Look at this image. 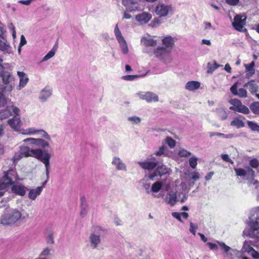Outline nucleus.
I'll return each instance as SVG.
<instances>
[{"mask_svg": "<svg viewBox=\"0 0 259 259\" xmlns=\"http://www.w3.org/2000/svg\"><path fill=\"white\" fill-rule=\"evenodd\" d=\"M20 158L23 157H33L42 162L46 167V175H49L50 160L51 155L45 150L40 149H30L28 147H21L20 149Z\"/></svg>", "mask_w": 259, "mask_h": 259, "instance_id": "nucleus-1", "label": "nucleus"}, {"mask_svg": "<svg viewBox=\"0 0 259 259\" xmlns=\"http://www.w3.org/2000/svg\"><path fill=\"white\" fill-rule=\"evenodd\" d=\"M16 181V170L15 168H10L5 175L0 179V197L5 191H8L11 187V191L16 193V185L13 184Z\"/></svg>", "mask_w": 259, "mask_h": 259, "instance_id": "nucleus-2", "label": "nucleus"}, {"mask_svg": "<svg viewBox=\"0 0 259 259\" xmlns=\"http://www.w3.org/2000/svg\"><path fill=\"white\" fill-rule=\"evenodd\" d=\"M7 212L8 213L1 217L0 224L4 226H10L16 222V211L15 209H10Z\"/></svg>", "mask_w": 259, "mask_h": 259, "instance_id": "nucleus-3", "label": "nucleus"}, {"mask_svg": "<svg viewBox=\"0 0 259 259\" xmlns=\"http://www.w3.org/2000/svg\"><path fill=\"white\" fill-rule=\"evenodd\" d=\"M230 103L233 105L229 108L231 110L245 114H248L250 112L249 108L245 105H243L238 99H233L230 101Z\"/></svg>", "mask_w": 259, "mask_h": 259, "instance_id": "nucleus-4", "label": "nucleus"}, {"mask_svg": "<svg viewBox=\"0 0 259 259\" xmlns=\"http://www.w3.org/2000/svg\"><path fill=\"white\" fill-rule=\"evenodd\" d=\"M246 17L240 15H237L234 17L232 25L238 31H242L244 26L246 24Z\"/></svg>", "mask_w": 259, "mask_h": 259, "instance_id": "nucleus-5", "label": "nucleus"}, {"mask_svg": "<svg viewBox=\"0 0 259 259\" xmlns=\"http://www.w3.org/2000/svg\"><path fill=\"white\" fill-rule=\"evenodd\" d=\"M172 11L171 5H167L164 4H159L155 8V13L160 17L167 16L169 12Z\"/></svg>", "mask_w": 259, "mask_h": 259, "instance_id": "nucleus-6", "label": "nucleus"}, {"mask_svg": "<svg viewBox=\"0 0 259 259\" xmlns=\"http://www.w3.org/2000/svg\"><path fill=\"white\" fill-rule=\"evenodd\" d=\"M22 134L24 135H33L37 134L40 137L45 138L48 140H51L50 136L43 130H36L34 128L30 127L24 130L23 132H22Z\"/></svg>", "mask_w": 259, "mask_h": 259, "instance_id": "nucleus-7", "label": "nucleus"}, {"mask_svg": "<svg viewBox=\"0 0 259 259\" xmlns=\"http://www.w3.org/2000/svg\"><path fill=\"white\" fill-rule=\"evenodd\" d=\"M245 168L246 169L242 168H234L236 175L238 177L248 176L250 177L251 178H254L255 177L254 171L250 166H246Z\"/></svg>", "mask_w": 259, "mask_h": 259, "instance_id": "nucleus-8", "label": "nucleus"}, {"mask_svg": "<svg viewBox=\"0 0 259 259\" xmlns=\"http://www.w3.org/2000/svg\"><path fill=\"white\" fill-rule=\"evenodd\" d=\"M155 169L154 172L148 176V178L150 180H153L154 178L158 176L161 177L167 172L166 166L163 164H158Z\"/></svg>", "mask_w": 259, "mask_h": 259, "instance_id": "nucleus-9", "label": "nucleus"}, {"mask_svg": "<svg viewBox=\"0 0 259 259\" xmlns=\"http://www.w3.org/2000/svg\"><path fill=\"white\" fill-rule=\"evenodd\" d=\"M23 141L24 142H29L30 144L39 146L42 148L49 147V144L48 142L41 138H29L24 139Z\"/></svg>", "mask_w": 259, "mask_h": 259, "instance_id": "nucleus-10", "label": "nucleus"}, {"mask_svg": "<svg viewBox=\"0 0 259 259\" xmlns=\"http://www.w3.org/2000/svg\"><path fill=\"white\" fill-rule=\"evenodd\" d=\"M138 95L140 99L146 100L147 102H157L159 99L156 94L151 92L139 93Z\"/></svg>", "mask_w": 259, "mask_h": 259, "instance_id": "nucleus-11", "label": "nucleus"}, {"mask_svg": "<svg viewBox=\"0 0 259 259\" xmlns=\"http://www.w3.org/2000/svg\"><path fill=\"white\" fill-rule=\"evenodd\" d=\"M250 231L249 235L254 238L259 237V218H257L255 221L249 223Z\"/></svg>", "mask_w": 259, "mask_h": 259, "instance_id": "nucleus-12", "label": "nucleus"}, {"mask_svg": "<svg viewBox=\"0 0 259 259\" xmlns=\"http://www.w3.org/2000/svg\"><path fill=\"white\" fill-rule=\"evenodd\" d=\"M47 179L42 183V185L41 186L37 187L36 189H30L28 195V196L29 199H30L32 200H34L36 198V197L40 194L42 190L43 187L47 183L48 180L49 179V177H48L47 176Z\"/></svg>", "mask_w": 259, "mask_h": 259, "instance_id": "nucleus-13", "label": "nucleus"}, {"mask_svg": "<svg viewBox=\"0 0 259 259\" xmlns=\"http://www.w3.org/2000/svg\"><path fill=\"white\" fill-rule=\"evenodd\" d=\"M140 167L145 170L149 171L154 169L158 164V161H139L138 162Z\"/></svg>", "mask_w": 259, "mask_h": 259, "instance_id": "nucleus-14", "label": "nucleus"}, {"mask_svg": "<svg viewBox=\"0 0 259 259\" xmlns=\"http://www.w3.org/2000/svg\"><path fill=\"white\" fill-rule=\"evenodd\" d=\"M3 60L0 58V77L2 78L3 83L7 84L9 82L10 74L5 70V67L2 65Z\"/></svg>", "mask_w": 259, "mask_h": 259, "instance_id": "nucleus-15", "label": "nucleus"}, {"mask_svg": "<svg viewBox=\"0 0 259 259\" xmlns=\"http://www.w3.org/2000/svg\"><path fill=\"white\" fill-rule=\"evenodd\" d=\"M17 75L19 78V89L24 88L29 81L27 75L23 71H17Z\"/></svg>", "mask_w": 259, "mask_h": 259, "instance_id": "nucleus-16", "label": "nucleus"}, {"mask_svg": "<svg viewBox=\"0 0 259 259\" xmlns=\"http://www.w3.org/2000/svg\"><path fill=\"white\" fill-rule=\"evenodd\" d=\"M151 18V14L146 12L139 14L136 16V19L137 21L144 24L147 23Z\"/></svg>", "mask_w": 259, "mask_h": 259, "instance_id": "nucleus-17", "label": "nucleus"}, {"mask_svg": "<svg viewBox=\"0 0 259 259\" xmlns=\"http://www.w3.org/2000/svg\"><path fill=\"white\" fill-rule=\"evenodd\" d=\"M0 50L8 53L11 52V47L3 35H0Z\"/></svg>", "mask_w": 259, "mask_h": 259, "instance_id": "nucleus-18", "label": "nucleus"}, {"mask_svg": "<svg viewBox=\"0 0 259 259\" xmlns=\"http://www.w3.org/2000/svg\"><path fill=\"white\" fill-rule=\"evenodd\" d=\"M200 83L197 81H188L186 85L185 88L188 91H194L199 88Z\"/></svg>", "mask_w": 259, "mask_h": 259, "instance_id": "nucleus-19", "label": "nucleus"}, {"mask_svg": "<svg viewBox=\"0 0 259 259\" xmlns=\"http://www.w3.org/2000/svg\"><path fill=\"white\" fill-rule=\"evenodd\" d=\"M167 53V49L163 47H158L154 51V54L156 57L162 58Z\"/></svg>", "mask_w": 259, "mask_h": 259, "instance_id": "nucleus-20", "label": "nucleus"}, {"mask_svg": "<svg viewBox=\"0 0 259 259\" xmlns=\"http://www.w3.org/2000/svg\"><path fill=\"white\" fill-rule=\"evenodd\" d=\"M163 45L165 46L166 49L168 48H172L174 45L173 38L170 36L165 37L162 40Z\"/></svg>", "mask_w": 259, "mask_h": 259, "instance_id": "nucleus-21", "label": "nucleus"}, {"mask_svg": "<svg viewBox=\"0 0 259 259\" xmlns=\"http://www.w3.org/2000/svg\"><path fill=\"white\" fill-rule=\"evenodd\" d=\"M255 65V63L254 61H252L249 64L245 65V69L247 73H246V76L249 77L250 76H252L255 73V70L254 69V67Z\"/></svg>", "mask_w": 259, "mask_h": 259, "instance_id": "nucleus-22", "label": "nucleus"}, {"mask_svg": "<svg viewBox=\"0 0 259 259\" xmlns=\"http://www.w3.org/2000/svg\"><path fill=\"white\" fill-rule=\"evenodd\" d=\"M230 125L233 126H235L237 128H240L245 126V124L243 121L239 117L234 118L231 122Z\"/></svg>", "mask_w": 259, "mask_h": 259, "instance_id": "nucleus-23", "label": "nucleus"}, {"mask_svg": "<svg viewBox=\"0 0 259 259\" xmlns=\"http://www.w3.org/2000/svg\"><path fill=\"white\" fill-rule=\"evenodd\" d=\"M90 239L92 244L94 246V248H96L98 244L100 242V235H97L92 233L90 236Z\"/></svg>", "mask_w": 259, "mask_h": 259, "instance_id": "nucleus-24", "label": "nucleus"}, {"mask_svg": "<svg viewBox=\"0 0 259 259\" xmlns=\"http://www.w3.org/2000/svg\"><path fill=\"white\" fill-rule=\"evenodd\" d=\"M52 94L51 91L47 87H46L40 93V99L43 100H46Z\"/></svg>", "mask_w": 259, "mask_h": 259, "instance_id": "nucleus-25", "label": "nucleus"}, {"mask_svg": "<svg viewBox=\"0 0 259 259\" xmlns=\"http://www.w3.org/2000/svg\"><path fill=\"white\" fill-rule=\"evenodd\" d=\"M251 111L255 114L259 115V102H254L249 106Z\"/></svg>", "mask_w": 259, "mask_h": 259, "instance_id": "nucleus-26", "label": "nucleus"}, {"mask_svg": "<svg viewBox=\"0 0 259 259\" xmlns=\"http://www.w3.org/2000/svg\"><path fill=\"white\" fill-rule=\"evenodd\" d=\"M162 184L161 182L157 181L151 187V191L153 192L157 193L162 188Z\"/></svg>", "mask_w": 259, "mask_h": 259, "instance_id": "nucleus-27", "label": "nucleus"}, {"mask_svg": "<svg viewBox=\"0 0 259 259\" xmlns=\"http://www.w3.org/2000/svg\"><path fill=\"white\" fill-rule=\"evenodd\" d=\"M114 33L118 42H120L121 41L125 40L124 37L122 36L120 31L119 30L117 25H116L115 27Z\"/></svg>", "mask_w": 259, "mask_h": 259, "instance_id": "nucleus-28", "label": "nucleus"}, {"mask_svg": "<svg viewBox=\"0 0 259 259\" xmlns=\"http://www.w3.org/2000/svg\"><path fill=\"white\" fill-rule=\"evenodd\" d=\"M248 127L253 131L259 132V125L252 121H247Z\"/></svg>", "mask_w": 259, "mask_h": 259, "instance_id": "nucleus-29", "label": "nucleus"}, {"mask_svg": "<svg viewBox=\"0 0 259 259\" xmlns=\"http://www.w3.org/2000/svg\"><path fill=\"white\" fill-rule=\"evenodd\" d=\"M156 44V40L152 38H146L144 41V45L146 47H154Z\"/></svg>", "mask_w": 259, "mask_h": 259, "instance_id": "nucleus-30", "label": "nucleus"}, {"mask_svg": "<svg viewBox=\"0 0 259 259\" xmlns=\"http://www.w3.org/2000/svg\"><path fill=\"white\" fill-rule=\"evenodd\" d=\"M27 188L23 185H17V195L24 196L26 194Z\"/></svg>", "mask_w": 259, "mask_h": 259, "instance_id": "nucleus-31", "label": "nucleus"}, {"mask_svg": "<svg viewBox=\"0 0 259 259\" xmlns=\"http://www.w3.org/2000/svg\"><path fill=\"white\" fill-rule=\"evenodd\" d=\"M249 85V90L251 92H255L257 90V87L254 83V81L251 80L245 84V86Z\"/></svg>", "mask_w": 259, "mask_h": 259, "instance_id": "nucleus-32", "label": "nucleus"}, {"mask_svg": "<svg viewBox=\"0 0 259 259\" xmlns=\"http://www.w3.org/2000/svg\"><path fill=\"white\" fill-rule=\"evenodd\" d=\"M197 158L195 156L191 157L189 160L190 166L193 169L195 168L197 165Z\"/></svg>", "mask_w": 259, "mask_h": 259, "instance_id": "nucleus-33", "label": "nucleus"}, {"mask_svg": "<svg viewBox=\"0 0 259 259\" xmlns=\"http://www.w3.org/2000/svg\"><path fill=\"white\" fill-rule=\"evenodd\" d=\"M119 43L121 48L122 53L124 54H126L128 52V49L125 40H124Z\"/></svg>", "mask_w": 259, "mask_h": 259, "instance_id": "nucleus-34", "label": "nucleus"}, {"mask_svg": "<svg viewBox=\"0 0 259 259\" xmlns=\"http://www.w3.org/2000/svg\"><path fill=\"white\" fill-rule=\"evenodd\" d=\"M177 201V195L176 193L169 194V198L168 203L173 206Z\"/></svg>", "mask_w": 259, "mask_h": 259, "instance_id": "nucleus-35", "label": "nucleus"}, {"mask_svg": "<svg viewBox=\"0 0 259 259\" xmlns=\"http://www.w3.org/2000/svg\"><path fill=\"white\" fill-rule=\"evenodd\" d=\"M210 137H213L214 136L222 137L224 138H231L232 136L230 135H225L223 133H218V132H211L209 134Z\"/></svg>", "mask_w": 259, "mask_h": 259, "instance_id": "nucleus-36", "label": "nucleus"}, {"mask_svg": "<svg viewBox=\"0 0 259 259\" xmlns=\"http://www.w3.org/2000/svg\"><path fill=\"white\" fill-rule=\"evenodd\" d=\"M165 141L170 148H174L176 145V141L171 137H166Z\"/></svg>", "mask_w": 259, "mask_h": 259, "instance_id": "nucleus-37", "label": "nucleus"}, {"mask_svg": "<svg viewBox=\"0 0 259 259\" xmlns=\"http://www.w3.org/2000/svg\"><path fill=\"white\" fill-rule=\"evenodd\" d=\"M250 167L256 168L259 166V161L256 158H253L249 161Z\"/></svg>", "mask_w": 259, "mask_h": 259, "instance_id": "nucleus-38", "label": "nucleus"}, {"mask_svg": "<svg viewBox=\"0 0 259 259\" xmlns=\"http://www.w3.org/2000/svg\"><path fill=\"white\" fill-rule=\"evenodd\" d=\"M178 154L180 157H187L191 155V153L182 149L179 151Z\"/></svg>", "mask_w": 259, "mask_h": 259, "instance_id": "nucleus-39", "label": "nucleus"}, {"mask_svg": "<svg viewBox=\"0 0 259 259\" xmlns=\"http://www.w3.org/2000/svg\"><path fill=\"white\" fill-rule=\"evenodd\" d=\"M27 43L25 36L23 35H21L20 41L18 48V53L20 54L21 52V48Z\"/></svg>", "mask_w": 259, "mask_h": 259, "instance_id": "nucleus-40", "label": "nucleus"}, {"mask_svg": "<svg viewBox=\"0 0 259 259\" xmlns=\"http://www.w3.org/2000/svg\"><path fill=\"white\" fill-rule=\"evenodd\" d=\"M55 54V50L53 49L42 59V61H47L53 57Z\"/></svg>", "mask_w": 259, "mask_h": 259, "instance_id": "nucleus-41", "label": "nucleus"}, {"mask_svg": "<svg viewBox=\"0 0 259 259\" xmlns=\"http://www.w3.org/2000/svg\"><path fill=\"white\" fill-rule=\"evenodd\" d=\"M237 95L241 98H245L247 97V91L243 88H240Z\"/></svg>", "mask_w": 259, "mask_h": 259, "instance_id": "nucleus-42", "label": "nucleus"}, {"mask_svg": "<svg viewBox=\"0 0 259 259\" xmlns=\"http://www.w3.org/2000/svg\"><path fill=\"white\" fill-rule=\"evenodd\" d=\"M8 123L9 125L14 130L16 131V119L15 117H13L11 119H10L8 121Z\"/></svg>", "mask_w": 259, "mask_h": 259, "instance_id": "nucleus-43", "label": "nucleus"}, {"mask_svg": "<svg viewBox=\"0 0 259 259\" xmlns=\"http://www.w3.org/2000/svg\"><path fill=\"white\" fill-rule=\"evenodd\" d=\"M217 242L220 246L222 248V249H223L224 252L226 253H227L230 250L231 248L227 245L225 243L220 242L219 241H217Z\"/></svg>", "mask_w": 259, "mask_h": 259, "instance_id": "nucleus-44", "label": "nucleus"}, {"mask_svg": "<svg viewBox=\"0 0 259 259\" xmlns=\"http://www.w3.org/2000/svg\"><path fill=\"white\" fill-rule=\"evenodd\" d=\"M166 147L165 146H162L159 147V150L155 152V154L156 156H161L164 154L166 150Z\"/></svg>", "mask_w": 259, "mask_h": 259, "instance_id": "nucleus-45", "label": "nucleus"}, {"mask_svg": "<svg viewBox=\"0 0 259 259\" xmlns=\"http://www.w3.org/2000/svg\"><path fill=\"white\" fill-rule=\"evenodd\" d=\"M28 217V214H25V215L22 216V214L21 212L17 210V224L20 223V221L25 220Z\"/></svg>", "mask_w": 259, "mask_h": 259, "instance_id": "nucleus-46", "label": "nucleus"}, {"mask_svg": "<svg viewBox=\"0 0 259 259\" xmlns=\"http://www.w3.org/2000/svg\"><path fill=\"white\" fill-rule=\"evenodd\" d=\"M138 77L137 75H127L122 76V78L125 80H133Z\"/></svg>", "mask_w": 259, "mask_h": 259, "instance_id": "nucleus-47", "label": "nucleus"}, {"mask_svg": "<svg viewBox=\"0 0 259 259\" xmlns=\"http://www.w3.org/2000/svg\"><path fill=\"white\" fill-rule=\"evenodd\" d=\"M80 201H81V208H88V205L86 202V199L85 196H83L81 197L80 198Z\"/></svg>", "mask_w": 259, "mask_h": 259, "instance_id": "nucleus-48", "label": "nucleus"}, {"mask_svg": "<svg viewBox=\"0 0 259 259\" xmlns=\"http://www.w3.org/2000/svg\"><path fill=\"white\" fill-rule=\"evenodd\" d=\"M221 157L225 161L228 162L231 164L234 163V162L231 158H229L228 154H222L221 156Z\"/></svg>", "mask_w": 259, "mask_h": 259, "instance_id": "nucleus-49", "label": "nucleus"}, {"mask_svg": "<svg viewBox=\"0 0 259 259\" xmlns=\"http://www.w3.org/2000/svg\"><path fill=\"white\" fill-rule=\"evenodd\" d=\"M207 73H211L213 72V71H214L216 69H217V67H213V66H212V65L210 63H208L207 64Z\"/></svg>", "mask_w": 259, "mask_h": 259, "instance_id": "nucleus-50", "label": "nucleus"}, {"mask_svg": "<svg viewBox=\"0 0 259 259\" xmlns=\"http://www.w3.org/2000/svg\"><path fill=\"white\" fill-rule=\"evenodd\" d=\"M197 228H198L197 225H194V224L192 222L190 223V231L193 235H195L196 229H197Z\"/></svg>", "mask_w": 259, "mask_h": 259, "instance_id": "nucleus-51", "label": "nucleus"}, {"mask_svg": "<svg viewBox=\"0 0 259 259\" xmlns=\"http://www.w3.org/2000/svg\"><path fill=\"white\" fill-rule=\"evenodd\" d=\"M252 252L250 253L253 258L259 259V253L256 251L253 248H251Z\"/></svg>", "mask_w": 259, "mask_h": 259, "instance_id": "nucleus-52", "label": "nucleus"}, {"mask_svg": "<svg viewBox=\"0 0 259 259\" xmlns=\"http://www.w3.org/2000/svg\"><path fill=\"white\" fill-rule=\"evenodd\" d=\"M171 215L172 217H174V218L177 219L180 222H182V223L183 222V221H182V220L181 219V214L180 213L178 212H172Z\"/></svg>", "mask_w": 259, "mask_h": 259, "instance_id": "nucleus-53", "label": "nucleus"}, {"mask_svg": "<svg viewBox=\"0 0 259 259\" xmlns=\"http://www.w3.org/2000/svg\"><path fill=\"white\" fill-rule=\"evenodd\" d=\"M230 91L231 93L234 95H237L238 91H237V83H234L230 88Z\"/></svg>", "mask_w": 259, "mask_h": 259, "instance_id": "nucleus-54", "label": "nucleus"}, {"mask_svg": "<svg viewBox=\"0 0 259 259\" xmlns=\"http://www.w3.org/2000/svg\"><path fill=\"white\" fill-rule=\"evenodd\" d=\"M226 3L228 4L229 5L235 6H236L239 2V0H225Z\"/></svg>", "mask_w": 259, "mask_h": 259, "instance_id": "nucleus-55", "label": "nucleus"}, {"mask_svg": "<svg viewBox=\"0 0 259 259\" xmlns=\"http://www.w3.org/2000/svg\"><path fill=\"white\" fill-rule=\"evenodd\" d=\"M206 245L209 247L211 250H217L218 249L217 244L211 242H207Z\"/></svg>", "mask_w": 259, "mask_h": 259, "instance_id": "nucleus-56", "label": "nucleus"}, {"mask_svg": "<svg viewBox=\"0 0 259 259\" xmlns=\"http://www.w3.org/2000/svg\"><path fill=\"white\" fill-rule=\"evenodd\" d=\"M50 249H49V248H46L45 249H44L43 251L40 253L39 256H42L49 255L50 253Z\"/></svg>", "mask_w": 259, "mask_h": 259, "instance_id": "nucleus-57", "label": "nucleus"}, {"mask_svg": "<svg viewBox=\"0 0 259 259\" xmlns=\"http://www.w3.org/2000/svg\"><path fill=\"white\" fill-rule=\"evenodd\" d=\"M6 104V100L3 95L0 92V106H4Z\"/></svg>", "mask_w": 259, "mask_h": 259, "instance_id": "nucleus-58", "label": "nucleus"}, {"mask_svg": "<svg viewBox=\"0 0 259 259\" xmlns=\"http://www.w3.org/2000/svg\"><path fill=\"white\" fill-rule=\"evenodd\" d=\"M2 91L3 92H6L7 91L10 92L12 90V87L10 85H7L6 87H4V85H1V88Z\"/></svg>", "mask_w": 259, "mask_h": 259, "instance_id": "nucleus-59", "label": "nucleus"}, {"mask_svg": "<svg viewBox=\"0 0 259 259\" xmlns=\"http://www.w3.org/2000/svg\"><path fill=\"white\" fill-rule=\"evenodd\" d=\"M191 179L194 181H197L199 179V174L197 172H193L191 174Z\"/></svg>", "mask_w": 259, "mask_h": 259, "instance_id": "nucleus-60", "label": "nucleus"}, {"mask_svg": "<svg viewBox=\"0 0 259 259\" xmlns=\"http://www.w3.org/2000/svg\"><path fill=\"white\" fill-rule=\"evenodd\" d=\"M47 243L50 244H53L54 243L53 234L52 233L48 235L47 237Z\"/></svg>", "mask_w": 259, "mask_h": 259, "instance_id": "nucleus-61", "label": "nucleus"}, {"mask_svg": "<svg viewBox=\"0 0 259 259\" xmlns=\"http://www.w3.org/2000/svg\"><path fill=\"white\" fill-rule=\"evenodd\" d=\"M128 120L132 121H133L134 123H139L141 121V119L138 117H130L128 118Z\"/></svg>", "mask_w": 259, "mask_h": 259, "instance_id": "nucleus-62", "label": "nucleus"}, {"mask_svg": "<svg viewBox=\"0 0 259 259\" xmlns=\"http://www.w3.org/2000/svg\"><path fill=\"white\" fill-rule=\"evenodd\" d=\"M117 169L118 170H125L126 166L125 164L121 161L116 165Z\"/></svg>", "mask_w": 259, "mask_h": 259, "instance_id": "nucleus-63", "label": "nucleus"}, {"mask_svg": "<svg viewBox=\"0 0 259 259\" xmlns=\"http://www.w3.org/2000/svg\"><path fill=\"white\" fill-rule=\"evenodd\" d=\"M120 162H121V160L119 158L115 157H114L112 163L113 164H114L116 166Z\"/></svg>", "mask_w": 259, "mask_h": 259, "instance_id": "nucleus-64", "label": "nucleus"}]
</instances>
